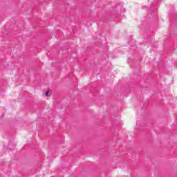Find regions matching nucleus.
Listing matches in <instances>:
<instances>
[{"instance_id":"1","label":"nucleus","mask_w":177,"mask_h":177,"mask_svg":"<svg viewBox=\"0 0 177 177\" xmlns=\"http://www.w3.org/2000/svg\"><path fill=\"white\" fill-rule=\"evenodd\" d=\"M46 96H49V91L46 92Z\"/></svg>"}]
</instances>
